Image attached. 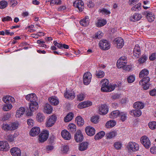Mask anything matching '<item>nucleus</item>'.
Here are the masks:
<instances>
[{
	"instance_id": "f257e3e1",
	"label": "nucleus",
	"mask_w": 156,
	"mask_h": 156,
	"mask_svg": "<svg viewBox=\"0 0 156 156\" xmlns=\"http://www.w3.org/2000/svg\"><path fill=\"white\" fill-rule=\"evenodd\" d=\"M108 80L105 79L101 81V90L104 92H109L113 90L115 87H117L116 84H109Z\"/></svg>"
},
{
	"instance_id": "f03ea898",
	"label": "nucleus",
	"mask_w": 156,
	"mask_h": 156,
	"mask_svg": "<svg viewBox=\"0 0 156 156\" xmlns=\"http://www.w3.org/2000/svg\"><path fill=\"white\" fill-rule=\"evenodd\" d=\"M99 45L100 48L104 50H108L110 48L109 42L106 40H101L99 42Z\"/></svg>"
},
{
	"instance_id": "7ed1b4c3",
	"label": "nucleus",
	"mask_w": 156,
	"mask_h": 156,
	"mask_svg": "<svg viewBox=\"0 0 156 156\" xmlns=\"http://www.w3.org/2000/svg\"><path fill=\"white\" fill-rule=\"evenodd\" d=\"M141 143L147 149L149 148L151 145V143L149 138L146 136H142L140 139Z\"/></svg>"
},
{
	"instance_id": "20e7f679",
	"label": "nucleus",
	"mask_w": 156,
	"mask_h": 156,
	"mask_svg": "<svg viewBox=\"0 0 156 156\" xmlns=\"http://www.w3.org/2000/svg\"><path fill=\"white\" fill-rule=\"evenodd\" d=\"M92 78V75L90 72L85 73L83 77V82L84 84L87 85L90 83Z\"/></svg>"
},
{
	"instance_id": "39448f33",
	"label": "nucleus",
	"mask_w": 156,
	"mask_h": 156,
	"mask_svg": "<svg viewBox=\"0 0 156 156\" xmlns=\"http://www.w3.org/2000/svg\"><path fill=\"white\" fill-rule=\"evenodd\" d=\"M48 132L47 130H44L42 132L39 136V142L43 143L48 138Z\"/></svg>"
},
{
	"instance_id": "423d86ee",
	"label": "nucleus",
	"mask_w": 156,
	"mask_h": 156,
	"mask_svg": "<svg viewBox=\"0 0 156 156\" xmlns=\"http://www.w3.org/2000/svg\"><path fill=\"white\" fill-rule=\"evenodd\" d=\"M73 6L77 8L80 11H82L84 9V3L82 0H76L73 3Z\"/></svg>"
},
{
	"instance_id": "0eeeda50",
	"label": "nucleus",
	"mask_w": 156,
	"mask_h": 156,
	"mask_svg": "<svg viewBox=\"0 0 156 156\" xmlns=\"http://www.w3.org/2000/svg\"><path fill=\"white\" fill-rule=\"evenodd\" d=\"M127 147L129 149L133 151H138L139 149V145L134 142H129L127 146Z\"/></svg>"
},
{
	"instance_id": "6e6552de",
	"label": "nucleus",
	"mask_w": 156,
	"mask_h": 156,
	"mask_svg": "<svg viewBox=\"0 0 156 156\" xmlns=\"http://www.w3.org/2000/svg\"><path fill=\"white\" fill-rule=\"evenodd\" d=\"M74 139L77 142L82 141L83 139V136L82 132L80 130H77L74 136Z\"/></svg>"
},
{
	"instance_id": "1a4fd4ad",
	"label": "nucleus",
	"mask_w": 156,
	"mask_h": 156,
	"mask_svg": "<svg viewBox=\"0 0 156 156\" xmlns=\"http://www.w3.org/2000/svg\"><path fill=\"white\" fill-rule=\"evenodd\" d=\"M56 118L55 115H53L50 116L46 122V126L48 127L52 126L55 122Z\"/></svg>"
},
{
	"instance_id": "9d476101",
	"label": "nucleus",
	"mask_w": 156,
	"mask_h": 156,
	"mask_svg": "<svg viewBox=\"0 0 156 156\" xmlns=\"http://www.w3.org/2000/svg\"><path fill=\"white\" fill-rule=\"evenodd\" d=\"M108 111V106L105 104L101 105L99 108L98 112L100 114L105 115L107 113Z\"/></svg>"
},
{
	"instance_id": "9b49d317",
	"label": "nucleus",
	"mask_w": 156,
	"mask_h": 156,
	"mask_svg": "<svg viewBox=\"0 0 156 156\" xmlns=\"http://www.w3.org/2000/svg\"><path fill=\"white\" fill-rule=\"evenodd\" d=\"M114 42L116 45L117 47L118 48H122L124 44V41L121 37L116 38L114 40Z\"/></svg>"
},
{
	"instance_id": "f8f14e48",
	"label": "nucleus",
	"mask_w": 156,
	"mask_h": 156,
	"mask_svg": "<svg viewBox=\"0 0 156 156\" xmlns=\"http://www.w3.org/2000/svg\"><path fill=\"white\" fill-rule=\"evenodd\" d=\"M11 154L13 156H20L21 151L20 149L17 147H14L10 150Z\"/></svg>"
},
{
	"instance_id": "ddd939ff",
	"label": "nucleus",
	"mask_w": 156,
	"mask_h": 156,
	"mask_svg": "<svg viewBox=\"0 0 156 156\" xmlns=\"http://www.w3.org/2000/svg\"><path fill=\"white\" fill-rule=\"evenodd\" d=\"M40 132V128L37 127H35L31 129L30 134L31 136H34L37 135Z\"/></svg>"
},
{
	"instance_id": "4468645a",
	"label": "nucleus",
	"mask_w": 156,
	"mask_h": 156,
	"mask_svg": "<svg viewBox=\"0 0 156 156\" xmlns=\"http://www.w3.org/2000/svg\"><path fill=\"white\" fill-rule=\"evenodd\" d=\"M85 131L87 134L90 136H93L95 133V130L94 128L90 126L87 127L86 128Z\"/></svg>"
},
{
	"instance_id": "2eb2a0df",
	"label": "nucleus",
	"mask_w": 156,
	"mask_h": 156,
	"mask_svg": "<svg viewBox=\"0 0 156 156\" xmlns=\"http://www.w3.org/2000/svg\"><path fill=\"white\" fill-rule=\"evenodd\" d=\"M26 99L32 102H36L37 98L34 94H28L26 97Z\"/></svg>"
},
{
	"instance_id": "dca6fc26",
	"label": "nucleus",
	"mask_w": 156,
	"mask_h": 156,
	"mask_svg": "<svg viewBox=\"0 0 156 156\" xmlns=\"http://www.w3.org/2000/svg\"><path fill=\"white\" fill-rule=\"evenodd\" d=\"M92 105V103L90 101H85L80 103L78 106L79 108H82L88 107Z\"/></svg>"
},
{
	"instance_id": "f3484780",
	"label": "nucleus",
	"mask_w": 156,
	"mask_h": 156,
	"mask_svg": "<svg viewBox=\"0 0 156 156\" xmlns=\"http://www.w3.org/2000/svg\"><path fill=\"white\" fill-rule=\"evenodd\" d=\"M52 108L50 104L46 103L45 105L44 110V111L45 113L50 114L52 112Z\"/></svg>"
},
{
	"instance_id": "a211bd4d",
	"label": "nucleus",
	"mask_w": 156,
	"mask_h": 156,
	"mask_svg": "<svg viewBox=\"0 0 156 156\" xmlns=\"http://www.w3.org/2000/svg\"><path fill=\"white\" fill-rule=\"evenodd\" d=\"M61 135L62 137L65 140H69L71 139V135L70 133L66 130L62 131Z\"/></svg>"
},
{
	"instance_id": "6ab92c4d",
	"label": "nucleus",
	"mask_w": 156,
	"mask_h": 156,
	"mask_svg": "<svg viewBox=\"0 0 156 156\" xmlns=\"http://www.w3.org/2000/svg\"><path fill=\"white\" fill-rule=\"evenodd\" d=\"M25 108L23 107H21L16 112V116L17 118H19L21 117L25 112Z\"/></svg>"
},
{
	"instance_id": "aec40b11",
	"label": "nucleus",
	"mask_w": 156,
	"mask_h": 156,
	"mask_svg": "<svg viewBox=\"0 0 156 156\" xmlns=\"http://www.w3.org/2000/svg\"><path fill=\"white\" fill-rule=\"evenodd\" d=\"M89 144L87 142H85L79 144V150L81 151L86 150L88 148Z\"/></svg>"
},
{
	"instance_id": "412c9836",
	"label": "nucleus",
	"mask_w": 156,
	"mask_h": 156,
	"mask_svg": "<svg viewBox=\"0 0 156 156\" xmlns=\"http://www.w3.org/2000/svg\"><path fill=\"white\" fill-rule=\"evenodd\" d=\"M90 23V19L88 16H86L85 17L80 21V24L84 26H87Z\"/></svg>"
},
{
	"instance_id": "4be33fe9",
	"label": "nucleus",
	"mask_w": 156,
	"mask_h": 156,
	"mask_svg": "<svg viewBox=\"0 0 156 156\" xmlns=\"http://www.w3.org/2000/svg\"><path fill=\"white\" fill-rule=\"evenodd\" d=\"M140 54V49L138 44H136L133 50V55L136 57H138Z\"/></svg>"
},
{
	"instance_id": "5701e85b",
	"label": "nucleus",
	"mask_w": 156,
	"mask_h": 156,
	"mask_svg": "<svg viewBox=\"0 0 156 156\" xmlns=\"http://www.w3.org/2000/svg\"><path fill=\"white\" fill-rule=\"evenodd\" d=\"M38 108V105L37 102H32L29 105V108L31 112H34L37 110Z\"/></svg>"
},
{
	"instance_id": "b1692460",
	"label": "nucleus",
	"mask_w": 156,
	"mask_h": 156,
	"mask_svg": "<svg viewBox=\"0 0 156 156\" xmlns=\"http://www.w3.org/2000/svg\"><path fill=\"white\" fill-rule=\"evenodd\" d=\"M141 18L142 16L140 14L135 13L130 16V20L135 22L139 20Z\"/></svg>"
},
{
	"instance_id": "393cba45",
	"label": "nucleus",
	"mask_w": 156,
	"mask_h": 156,
	"mask_svg": "<svg viewBox=\"0 0 156 156\" xmlns=\"http://www.w3.org/2000/svg\"><path fill=\"white\" fill-rule=\"evenodd\" d=\"M65 97L69 99H73L75 97L74 93L73 91L66 92L64 94Z\"/></svg>"
},
{
	"instance_id": "a878e982",
	"label": "nucleus",
	"mask_w": 156,
	"mask_h": 156,
	"mask_svg": "<svg viewBox=\"0 0 156 156\" xmlns=\"http://www.w3.org/2000/svg\"><path fill=\"white\" fill-rule=\"evenodd\" d=\"M144 13L145 14H146L147 18L149 22H151L154 20L155 19V16L154 15L152 12H146Z\"/></svg>"
},
{
	"instance_id": "bb28decb",
	"label": "nucleus",
	"mask_w": 156,
	"mask_h": 156,
	"mask_svg": "<svg viewBox=\"0 0 156 156\" xmlns=\"http://www.w3.org/2000/svg\"><path fill=\"white\" fill-rule=\"evenodd\" d=\"M3 100L5 103L8 102L14 103L15 102L14 98L13 97L9 96H6L4 97L3 98Z\"/></svg>"
},
{
	"instance_id": "cd10ccee",
	"label": "nucleus",
	"mask_w": 156,
	"mask_h": 156,
	"mask_svg": "<svg viewBox=\"0 0 156 156\" xmlns=\"http://www.w3.org/2000/svg\"><path fill=\"white\" fill-rule=\"evenodd\" d=\"M122 60L119 59L117 62V66L119 68H122L127 63V61H123Z\"/></svg>"
},
{
	"instance_id": "c85d7f7f",
	"label": "nucleus",
	"mask_w": 156,
	"mask_h": 156,
	"mask_svg": "<svg viewBox=\"0 0 156 156\" xmlns=\"http://www.w3.org/2000/svg\"><path fill=\"white\" fill-rule=\"evenodd\" d=\"M133 106L134 108L139 110L143 109L144 108V105L143 103L138 101L134 103Z\"/></svg>"
},
{
	"instance_id": "c756f323",
	"label": "nucleus",
	"mask_w": 156,
	"mask_h": 156,
	"mask_svg": "<svg viewBox=\"0 0 156 156\" xmlns=\"http://www.w3.org/2000/svg\"><path fill=\"white\" fill-rule=\"evenodd\" d=\"M117 133L115 131H111L106 134L107 139H110L114 137L117 135Z\"/></svg>"
},
{
	"instance_id": "7c9ffc66",
	"label": "nucleus",
	"mask_w": 156,
	"mask_h": 156,
	"mask_svg": "<svg viewBox=\"0 0 156 156\" xmlns=\"http://www.w3.org/2000/svg\"><path fill=\"white\" fill-rule=\"evenodd\" d=\"M2 151H8L9 148V144L7 141H2Z\"/></svg>"
},
{
	"instance_id": "2f4dec72",
	"label": "nucleus",
	"mask_w": 156,
	"mask_h": 156,
	"mask_svg": "<svg viewBox=\"0 0 156 156\" xmlns=\"http://www.w3.org/2000/svg\"><path fill=\"white\" fill-rule=\"evenodd\" d=\"M107 22L105 19H99L96 23V26L97 27H101L103 26L106 24Z\"/></svg>"
},
{
	"instance_id": "473e14b6",
	"label": "nucleus",
	"mask_w": 156,
	"mask_h": 156,
	"mask_svg": "<svg viewBox=\"0 0 156 156\" xmlns=\"http://www.w3.org/2000/svg\"><path fill=\"white\" fill-rule=\"evenodd\" d=\"M115 122L113 120H111L108 121L106 124L105 126L107 128H109L113 127L116 125Z\"/></svg>"
},
{
	"instance_id": "72a5a7b5",
	"label": "nucleus",
	"mask_w": 156,
	"mask_h": 156,
	"mask_svg": "<svg viewBox=\"0 0 156 156\" xmlns=\"http://www.w3.org/2000/svg\"><path fill=\"white\" fill-rule=\"evenodd\" d=\"M74 116L72 112H69L64 118V121L65 122H68L71 121Z\"/></svg>"
},
{
	"instance_id": "f704fd0d",
	"label": "nucleus",
	"mask_w": 156,
	"mask_h": 156,
	"mask_svg": "<svg viewBox=\"0 0 156 156\" xmlns=\"http://www.w3.org/2000/svg\"><path fill=\"white\" fill-rule=\"evenodd\" d=\"M148 74V70L146 69H144L140 73L139 76L140 78H143L144 77L147 76Z\"/></svg>"
},
{
	"instance_id": "c9c22d12",
	"label": "nucleus",
	"mask_w": 156,
	"mask_h": 156,
	"mask_svg": "<svg viewBox=\"0 0 156 156\" xmlns=\"http://www.w3.org/2000/svg\"><path fill=\"white\" fill-rule=\"evenodd\" d=\"M76 121L77 122L78 125L79 126H82L84 124L83 119L80 116H78L76 118Z\"/></svg>"
},
{
	"instance_id": "e433bc0d",
	"label": "nucleus",
	"mask_w": 156,
	"mask_h": 156,
	"mask_svg": "<svg viewBox=\"0 0 156 156\" xmlns=\"http://www.w3.org/2000/svg\"><path fill=\"white\" fill-rule=\"evenodd\" d=\"M49 102L52 105H56L58 104V100L56 98L51 97L48 98Z\"/></svg>"
},
{
	"instance_id": "4c0bfd02",
	"label": "nucleus",
	"mask_w": 156,
	"mask_h": 156,
	"mask_svg": "<svg viewBox=\"0 0 156 156\" xmlns=\"http://www.w3.org/2000/svg\"><path fill=\"white\" fill-rule=\"evenodd\" d=\"M36 118L38 122H41L43 121L45 117L43 113L39 112L37 114Z\"/></svg>"
},
{
	"instance_id": "58836bf2",
	"label": "nucleus",
	"mask_w": 156,
	"mask_h": 156,
	"mask_svg": "<svg viewBox=\"0 0 156 156\" xmlns=\"http://www.w3.org/2000/svg\"><path fill=\"white\" fill-rule=\"evenodd\" d=\"M120 112L119 110H116L112 111L109 115V117L112 119L116 118L119 114Z\"/></svg>"
},
{
	"instance_id": "ea45409f",
	"label": "nucleus",
	"mask_w": 156,
	"mask_h": 156,
	"mask_svg": "<svg viewBox=\"0 0 156 156\" xmlns=\"http://www.w3.org/2000/svg\"><path fill=\"white\" fill-rule=\"evenodd\" d=\"M68 129L72 133H74L76 130V126L73 123L70 124L68 126Z\"/></svg>"
},
{
	"instance_id": "a19ab883",
	"label": "nucleus",
	"mask_w": 156,
	"mask_h": 156,
	"mask_svg": "<svg viewBox=\"0 0 156 156\" xmlns=\"http://www.w3.org/2000/svg\"><path fill=\"white\" fill-rule=\"evenodd\" d=\"M105 132L104 131H101L94 136V139L96 140L100 139L103 137L105 135Z\"/></svg>"
},
{
	"instance_id": "79ce46f5",
	"label": "nucleus",
	"mask_w": 156,
	"mask_h": 156,
	"mask_svg": "<svg viewBox=\"0 0 156 156\" xmlns=\"http://www.w3.org/2000/svg\"><path fill=\"white\" fill-rule=\"evenodd\" d=\"M130 112L131 113H133L134 116L136 117H139L142 114L141 111L138 109L133 110Z\"/></svg>"
},
{
	"instance_id": "37998d69",
	"label": "nucleus",
	"mask_w": 156,
	"mask_h": 156,
	"mask_svg": "<svg viewBox=\"0 0 156 156\" xmlns=\"http://www.w3.org/2000/svg\"><path fill=\"white\" fill-rule=\"evenodd\" d=\"M11 130H14L17 129L19 126V123L17 122H14L10 124Z\"/></svg>"
},
{
	"instance_id": "c03bdc74",
	"label": "nucleus",
	"mask_w": 156,
	"mask_h": 156,
	"mask_svg": "<svg viewBox=\"0 0 156 156\" xmlns=\"http://www.w3.org/2000/svg\"><path fill=\"white\" fill-rule=\"evenodd\" d=\"M121 120L123 122L126 119V113L125 112H120L119 115Z\"/></svg>"
},
{
	"instance_id": "a18cd8bd",
	"label": "nucleus",
	"mask_w": 156,
	"mask_h": 156,
	"mask_svg": "<svg viewBox=\"0 0 156 156\" xmlns=\"http://www.w3.org/2000/svg\"><path fill=\"white\" fill-rule=\"evenodd\" d=\"M47 2H50L51 4H56L57 5H60L62 3V1L61 0H47Z\"/></svg>"
},
{
	"instance_id": "49530a36",
	"label": "nucleus",
	"mask_w": 156,
	"mask_h": 156,
	"mask_svg": "<svg viewBox=\"0 0 156 156\" xmlns=\"http://www.w3.org/2000/svg\"><path fill=\"white\" fill-rule=\"evenodd\" d=\"M12 107V105L11 104H5L3 105L2 109L5 111H7L10 110Z\"/></svg>"
},
{
	"instance_id": "de8ad7c7",
	"label": "nucleus",
	"mask_w": 156,
	"mask_h": 156,
	"mask_svg": "<svg viewBox=\"0 0 156 156\" xmlns=\"http://www.w3.org/2000/svg\"><path fill=\"white\" fill-rule=\"evenodd\" d=\"M99 12L102 14L106 15H109L111 13V12L108 10L104 8L99 9Z\"/></svg>"
},
{
	"instance_id": "09e8293b",
	"label": "nucleus",
	"mask_w": 156,
	"mask_h": 156,
	"mask_svg": "<svg viewBox=\"0 0 156 156\" xmlns=\"http://www.w3.org/2000/svg\"><path fill=\"white\" fill-rule=\"evenodd\" d=\"M8 5L7 2L4 0H2L0 2V8L3 9L6 8Z\"/></svg>"
},
{
	"instance_id": "8fccbe9b",
	"label": "nucleus",
	"mask_w": 156,
	"mask_h": 156,
	"mask_svg": "<svg viewBox=\"0 0 156 156\" xmlns=\"http://www.w3.org/2000/svg\"><path fill=\"white\" fill-rule=\"evenodd\" d=\"M141 4L140 3H138L133 6L131 9L132 11H138L141 8Z\"/></svg>"
},
{
	"instance_id": "3c124183",
	"label": "nucleus",
	"mask_w": 156,
	"mask_h": 156,
	"mask_svg": "<svg viewBox=\"0 0 156 156\" xmlns=\"http://www.w3.org/2000/svg\"><path fill=\"white\" fill-rule=\"evenodd\" d=\"M149 127L152 130L156 129V122H151L148 123Z\"/></svg>"
},
{
	"instance_id": "603ef678",
	"label": "nucleus",
	"mask_w": 156,
	"mask_h": 156,
	"mask_svg": "<svg viewBox=\"0 0 156 156\" xmlns=\"http://www.w3.org/2000/svg\"><path fill=\"white\" fill-rule=\"evenodd\" d=\"M10 124L6 123L3 124L2 128L6 131L11 130Z\"/></svg>"
},
{
	"instance_id": "864d4df0",
	"label": "nucleus",
	"mask_w": 156,
	"mask_h": 156,
	"mask_svg": "<svg viewBox=\"0 0 156 156\" xmlns=\"http://www.w3.org/2000/svg\"><path fill=\"white\" fill-rule=\"evenodd\" d=\"M99 116H93L91 118V122L94 123H97L98 122Z\"/></svg>"
},
{
	"instance_id": "5fc2aeb1",
	"label": "nucleus",
	"mask_w": 156,
	"mask_h": 156,
	"mask_svg": "<svg viewBox=\"0 0 156 156\" xmlns=\"http://www.w3.org/2000/svg\"><path fill=\"white\" fill-rule=\"evenodd\" d=\"M96 76L98 78H102L104 76V73L102 71H98L96 72Z\"/></svg>"
},
{
	"instance_id": "6e6d98bb",
	"label": "nucleus",
	"mask_w": 156,
	"mask_h": 156,
	"mask_svg": "<svg viewBox=\"0 0 156 156\" xmlns=\"http://www.w3.org/2000/svg\"><path fill=\"white\" fill-rule=\"evenodd\" d=\"M103 34L100 31L98 32L95 34V37L96 39H100L103 36Z\"/></svg>"
},
{
	"instance_id": "4d7b16f0",
	"label": "nucleus",
	"mask_w": 156,
	"mask_h": 156,
	"mask_svg": "<svg viewBox=\"0 0 156 156\" xmlns=\"http://www.w3.org/2000/svg\"><path fill=\"white\" fill-rule=\"evenodd\" d=\"M135 80L134 76L133 75L129 76L127 78V80L129 83H132Z\"/></svg>"
},
{
	"instance_id": "13d9d810",
	"label": "nucleus",
	"mask_w": 156,
	"mask_h": 156,
	"mask_svg": "<svg viewBox=\"0 0 156 156\" xmlns=\"http://www.w3.org/2000/svg\"><path fill=\"white\" fill-rule=\"evenodd\" d=\"M114 146L117 150H119L121 149L122 147V144L119 142H116L114 144Z\"/></svg>"
},
{
	"instance_id": "bf43d9fd",
	"label": "nucleus",
	"mask_w": 156,
	"mask_h": 156,
	"mask_svg": "<svg viewBox=\"0 0 156 156\" xmlns=\"http://www.w3.org/2000/svg\"><path fill=\"white\" fill-rule=\"evenodd\" d=\"M53 44L54 45L57 46L59 49H61L62 48L63 44L62 43H58L56 41L53 42Z\"/></svg>"
},
{
	"instance_id": "052dcab7",
	"label": "nucleus",
	"mask_w": 156,
	"mask_h": 156,
	"mask_svg": "<svg viewBox=\"0 0 156 156\" xmlns=\"http://www.w3.org/2000/svg\"><path fill=\"white\" fill-rule=\"evenodd\" d=\"M84 95L82 94H80L77 95V99L80 101H81L84 100L85 98Z\"/></svg>"
},
{
	"instance_id": "680f3d73",
	"label": "nucleus",
	"mask_w": 156,
	"mask_h": 156,
	"mask_svg": "<svg viewBox=\"0 0 156 156\" xmlns=\"http://www.w3.org/2000/svg\"><path fill=\"white\" fill-rule=\"evenodd\" d=\"M122 68L124 70L129 71L131 70L132 67L131 65L126 66V65Z\"/></svg>"
},
{
	"instance_id": "e2e57ef3",
	"label": "nucleus",
	"mask_w": 156,
	"mask_h": 156,
	"mask_svg": "<svg viewBox=\"0 0 156 156\" xmlns=\"http://www.w3.org/2000/svg\"><path fill=\"white\" fill-rule=\"evenodd\" d=\"M147 58L146 56H144L140 58L139 60V62L140 63H143L147 59Z\"/></svg>"
},
{
	"instance_id": "0e129e2a",
	"label": "nucleus",
	"mask_w": 156,
	"mask_h": 156,
	"mask_svg": "<svg viewBox=\"0 0 156 156\" xmlns=\"http://www.w3.org/2000/svg\"><path fill=\"white\" fill-rule=\"evenodd\" d=\"M69 150V148L67 145H65L63 146L62 151L63 153H66Z\"/></svg>"
},
{
	"instance_id": "69168bd1",
	"label": "nucleus",
	"mask_w": 156,
	"mask_h": 156,
	"mask_svg": "<svg viewBox=\"0 0 156 156\" xmlns=\"http://www.w3.org/2000/svg\"><path fill=\"white\" fill-rule=\"evenodd\" d=\"M7 140L9 142H12L14 140V137L12 135H9L7 137Z\"/></svg>"
},
{
	"instance_id": "338daca9",
	"label": "nucleus",
	"mask_w": 156,
	"mask_h": 156,
	"mask_svg": "<svg viewBox=\"0 0 156 156\" xmlns=\"http://www.w3.org/2000/svg\"><path fill=\"white\" fill-rule=\"evenodd\" d=\"M12 19L11 17L9 16H7L6 17L2 18V21L3 22L5 21H9L10 20H12Z\"/></svg>"
},
{
	"instance_id": "774afa93",
	"label": "nucleus",
	"mask_w": 156,
	"mask_h": 156,
	"mask_svg": "<svg viewBox=\"0 0 156 156\" xmlns=\"http://www.w3.org/2000/svg\"><path fill=\"white\" fill-rule=\"evenodd\" d=\"M150 152L153 154H156V146L152 147L150 148Z\"/></svg>"
}]
</instances>
